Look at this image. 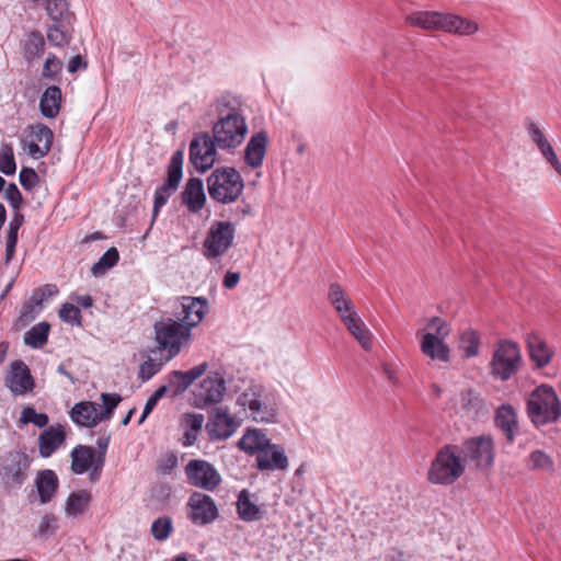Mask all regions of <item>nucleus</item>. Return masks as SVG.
<instances>
[{
	"label": "nucleus",
	"mask_w": 561,
	"mask_h": 561,
	"mask_svg": "<svg viewBox=\"0 0 561 561\" xmlns=\"http://www.w3.org/2000/svg\"><path fill=\"white\" fill-rule=\"evenodd\" d=\"M214 106L218 119L213 125L211 138L219 149L238 148L248 134L247 121L241 114L239 102L230 95H222L216 100Z\"/></svg>",
	"instance_id": "obj_1"
},
{
	"label": "nucleus",
	"mask_w": 561,
	"mask_h": 561,
	"mask_svg": "<svg viewBox=\"0 0 561 561\" xmlns=\"http://www.w3.org/2000/svg\"><path fill=\"white\" fill-rule=\"evenodd\" d=\"M466 471L458 445L442 447L431 463L427 479L434 484L450 485Z\"/></svg>",
	"instance_id": "obj_2"
},
{
	"label": "nucleus",
	"mask_w": 561,
	"mask_h": 561,
	"mask_svg": "<svg viewBox=\"0 0 561 561\" xmlns=\"http://www.w3.org/2000/svg\"><path fill=\"white\" fill-rule=\"evenodd\" d=\"M527 414L538 427L556 422L561 416V402L548 385L537 387L528 397Z\"/></svg>",
	"instance_id": "obj_3"
},
{
	"label": "nucleus",
	"mask_w": 561,
	"mask_h": 561,
	"mask_svg": "<svg viewBox=\"0 0 561 561\" xmlns=\"http://www.w3.org/2000/svg\"><path fill=\"white\" fill-rule=\"evenodd\" d=\"M210 198L220 204L236 202L244 190L241 174L231 167L217 168L207 178Z\"/></svg>",
	"instance_id": "obj_4"
},
{
	"label": "nucleus",
	"mask_w": 561,
	"mask_h": 561,
	"mask_svg": "<svg viewBox=\"0 0 561 561\" xmlns=\"http://www.w3.org/2000/svg\"><path fill=\"white\" fill-rule=\"evenodd\" d=\"M522 363L519 345L513 340H499L489 363L490 374L496 380L507 381L518 373Z\"/></svg>",
	"instance_id": "obj_5"
},
{
	"label": "nucleus",
	"mask_w": 561,
	"mask_h": 561,
	"mask_svg": "<svg viewBox=\"0 0 561 561\" xmlns=\"http://www.w3.org/2000/svg\"><path fill=\"white\" fill-rule=\"evenodd\" d=\"M465 466L476 470H489L495 460V444L490 435L469 437L459 446Z\"/></svg>",
	"instance_id": "obj_6"
},
{
	"label": "nucleus",
	"mask_w": 561,
	"mask_h": 561,
	"mask_svg": "<svg viewBox=\"0 0 561 561\" xmlns=\"http://www.w3.org/2000/svg\"><path fill=\"white\" fill-rule=\"evenodd\" d=\"M156 342L160 351L167 352V360L178 356L191 340V331L183 323L169 318L154 324Z\"/></svg>",
	"instance_id": "obj_7"
},
{
	"label": "nucleus",
	"mask_w": 561,
	"mask_h": 561,
	"mask_svg": "<svg viewBox=\"0 0 561 561\" xmlns=\"http://www.w3.org/2000/svg\"><path fill=\"white\" fill-rule=\"evenodd\" d=\"M32 458L25 450H10L0 457V482L9 489L20 488L28 477Z\"/></svg>",
	"instance_id": "obj_8"
},
{
	"label": "nucleus",
	"mask_w": 561,
	"mask_h": 561,
	"mask_svg": "<svg viewBox=\"0 0 561 561\" xmlns=\"http://www.w3.org/2000/svg\"><path fill=\"white\" fill-rule=\"evenodd\" d=\"M236 237V227L230 221H214L203 241V255L207 260L222 256L232 247Z\"/></svg>",
	"instance_id": "obj_9"
},
{
	"label": "nucleus",
	"mask_w": 561,
	"mask_h": 561,
	"mask_svg": "<svg viewBox=\"0 0 561 561\" xmlns=\"http://www.w3.org/2000/svg\"><path fill=\"white\" fill-rule=\"evenodd\" d=\"M237 403L249 409L250 415L255 422H275L276 409L270 403L266 391L261 385H253L245 389L237 399Z\"/></svg>",
	"instance_id": "obj_10"
},
{
	"label": "nucleus",
	"mask_w": 561,
	"mask_h": 561,
	"mask_svg": "<svg viewBox=\"0 0 561 561\" xmlns=\"http://www.w3.org/2000/svg\"><path fill=\"white\" fill-rule=\"evenodd\" d=\"M184 472L191 485L205 491L211 492L221 483L219 472L206 460H190L184 468Z\"/></svg>",
	"instance_id": "obj_11"
},
{
	"label": "nucleus",
	"mask_w": 561,
	"mask_h": 561,
	"mask_svg": "<svg viewBox=\"0 0 561 561\" xmlns=\"http://www.w3.org/2000/svg\"><path fill=\"white\" fill-rule=\"evenodd\" d=\"M217 145L208 133L196 134L190 144V161L199 172L210 169L217 159Z\"/></svg>",
	"instance_id": "obj_12"
},
{
	"label": "nucleus",
	"mask_w": 561,
	"mask_h": 561,
	"mask_svg": "<svg viewBox=\"0 0 561 561\" xmlns=\"http://www.w3.org/2000/svg\"><path fill=\"white\" fill-rule=\"evenodd\" d=\"M186 507L187 518L197 526H206L219 517L215 501L203 492H193L188 497Z\"/></svg>",
	"instance_id": "obj_13"
},
{
	"label": "nucleus",
	"mask_w": 561,
	"mask_h": 561,
	"mask_svg": "<svg viewBox=\"0 0 561 561\" xmlns=\"http://www.w3.org/2000/svg\"><path fill=\"white\" fill-rule=\"evenodd\" d=\"M183 150H176L170 160L168 165V179L165 183L160 186L154 193V203H153V215L156 216L159 209L167 204L170 196L173 192H175L179 187V184L182 180V167H183Z\"/></svg>",
	"instance_id": "obj_14"
},
{
	"label": "nucleus",
	"mask_w": 561,
	"mask_h": 561,
	"mask_svg": "<svg viewBox=\"0 0 561 561\" xmlns=\"http://www.w3.org/2000/svg\"><path fill=\"white\" fill-rule=\"evenodd\" d=\"M225 391L226 382L224 376L219 371H211L194 393V405L203 409L218 403L221 401Z\"/></svg>",
	"instance_id": "obj_15"
},
{
	"label": "nucleus",
	"mask_w": 561,
	"mask_h": 561,
	"mask_svg": "<svg viewBox=\"0 0 561 561\" xmlns=\"http://www.w3.org/2000/svg\"><path fill=\"white\" fill-rule=\"evenodd\" d=\"M208 311V301L204 297L185 296L181 299V309L178 311L176 321L183 323L192 332L198 325Z\"/></svg>",
	"instance_id": "obj_16"
},
{
	"label": "nucleus",
	"mask_w": 561,
	"mask_h": 561,
	"mask_svg": "<svg viewBox=\"0 0 561 561\" xmlns=\"http://www.w3.org/2000/svg\"><path fill=\"white\" fill-rule=\"evenodd\" d=\"M207 368L208 364L203 362L187 371L173 370L169 374L167 383L159 388H165L167 394L169 393L172 398L178 397L183 393L197 378L203 376Z\"/></svg>",
	"instance_id": "obj_17"
},
{
	"label": "nucleus",
	"mask_w": 561,
	"mask_h": 561,
	"mask_svg": "<svg viewBox=\"0 0 561 561\" xmlns=\"http://www.w3.org/2000/svg\"><path fill=\"white\" fill-rule=\"evenodd\" d=\"M237 427L238 423L224 408H215L206 424V430L213 439H227L237 431Z\"/></svg>",
	"instance_id": "obj_18"
},
{
	"label": "nucleus",
	"mask_w": 561,
	"mask_h": 561,
	"mask_svg": "<svg viewBox=\"0 0 561 561\" xmlns=\"http://www.w3.org/2000/svg\"><path fill=\"white\" fill-rule=\"evenodd\" d=\"M255 460L260 471H285L288 468V458L284 447L271 442L259 453Z\"/></svg>",
	"instance_id": "obj_19"
},
{
	"label": "nucleus",
	"mask_w": 561,
	"mask_h": 561,
	"mask_svg": "<svg viewBox=\"0 0 561 561\" xmlns=\"http://www.w3.org/2000/svg\"><path fill=\"white\" fill-rule=\"evenodd\" d=\"M30 129L32 139L27 144V152L34 159H42L50 151L54 133L44 124L33 125Z\"/></svg>",
	"instance_id": "obj_20"
},
{
	"label": "nucleus",
	"mask_w": 561,
	"mask_h": 561,
	"mask_svg": "<svg viewBox=\"0 0 561 561\" xmlns=\"http://www.w3.org/2000/svg\"><path fill=\"white\" fill-rule=\"evenodd\" d=\"M5 383L16 396L25 394L34 388V380L31 371L21 360H15L11 364V370L7 377Z\"/></svg>",
	"instance_id": "obj_21"
},
{
	"label": "nucleus",
	"mask_w": 561,
	"mask_h": 561,
	"mask_svg": "<svg viewBox=\"0 0 561 561\" xmlns=\"http://www.w3.org/2000/svg\"><path fill=\"white\" fill-rule=\"evenodd\" d=\"M268 145V134L266 130L254 133L249 139L243 159L248 167L257 169L263 164Z\"/></svg>",
	"instance_id": "obj_22"
},
{
	"label": "nucleus",
	"mask_w": 561,
	"mask_h": 561,
	"mask_svg": "<svg viewBox=\"0 0 561 561\" xmlns=\"http://www.w3.org/2000/svg\"><path fill=\"white\" fill-rule=\"evenodd\" d=\"M525 342L529 358L536 368H543L551 362L554 352L539 334L527 333Z\"/></svg>",
	"instance_id": "obj_23"
},
{
	"label": "nucleus",
	"mask_w": 561,
	"mask_h": 561,
	"mask_svg": "<svg viewBox=\"0 0 561 561\" xmlns=\"http://www.w3.org/2000/svg\"><path fill=\"white\" fill-rule=\"evenodd\" d=\"M66 431L61 424L45 428L38 436V453L43 458H49L66 443Z\"/></svg>",
	"instance_id": "obj_24"
},
{
	"label": "nucleus",
	"mask_w": 561,
	"mask_h": 561,
	"mask_svg": "<svg viewBox=\"0 0 561 561\" xmlns=\"http://www.w3.org/2000/svg\"><path fill=\"white\" fill-rule=\"evenodd\" d=\"M479 24L462 15L445 12L443 32L456 36H472L479 31Z\"/></svg>",
	"instance_id": "obj_25"
},
{
	"label": "nucleus",
	"mask_w": 561,
	"mask_h": 561,
	"mask_svg": "<svg viewBox=\"0 0 561 561\" xmlns=\"http://www.w3.org/2000/svg\"><path fill=\"white\" fill-rule=\"evenodd\" d=\"M445 12L443 11H415L405 19L407 23L428 32H443Z\"/></svg>",
	"instance_id": "obj_26"
},
{
	"label": "nucleus",
	"mask_w": 561,
	"mask_h": 561,
	"mask_svg": "<svg viewBox=\"0 0 561 561\" xmlns=\"http://www.w3.org/2000/svg\"><path fill=\"white\" fill-rule=\"evenodd\" d=\"M181 198L191 213H198L206 203L203 181L198 178H191L185 184Z\"/></svg>",
	"instance_id": "obj_27"
},
{
	"label": "nucleus",
	"mask_w": 561,
	"mask_h": 561,
	"mask_svg": "<svg viewBox=\"0 0 561 561\" xmlns=\"http://www.w3.org/2000/svg\"><path fill=\"white\" fill-rule=\"evenodd\" d=\"M527 131L531 141L537 146L547 162L550 163L557 173L561 175V163L541 129L530 121L527 125Z\"/></svg>",
	"instance_id": "obj_28"
},
{
	"label": "nucleus",
	"mask_w": 561,
	"mask_h": 561,
	"mask_svg": "<svg viewBox=\"0 0 561 561\" xmlns=\"http://www.w3.org/2000/svg\"><path fill=\"white\" fill-rule=\"evenodd\" d=\"M71 420L84 427H94L102 421L98 404L92 401H81L73 405L70 412Z\"/></svg>",
	"instance_id": "obj_29"
},
{
	"label": "nucleus",
	"mask_w": 561,
	"mask_h": 561,
	"mask_svg": "<svg viewBox=\"0 0 561 561\" xmlns=\"http://www.w3.org/2000/svg\"><path fill=\"white\" fill-rule=\"evenodd\" d=\"M35 485L39 502L47 504L56 496L59 479L54 470L44 469L37 473Z\"/></svg>",
	"instance_id": "obj_30"
},
{
	"label": "nucleus",
	"mask_w": 561,
	"mask_h": 561,
	"mask_svg": "<svg viewBox=\"0 0 561 561\" xmlns=\"http://www.w3.org/2000/svg\"><path fill=\"white\" fill-rule=\"evenodd\" d=\"M495 425L502 431L508 443L514 442L518 433V421L516 411L512 405L503 404L496 410Z\"/></svg>",
	"instance_id": "obj_31"
},
{
	"label": "nucleus",
	"mask_w": 561,
	"mask_h": 561,
	"mask_svg": "<svg viewBox=\"0 0 561 561\" xmlns=\"http://www.w3.org/2000/svg\"><path fill=\"white\" fill-rule=\"evenodd\" d=\"M421 352L433 360L448 363L450 350L445 340L436 339L431 334H423L420 343Z\"/></svg>",
	"instance_id": "obj_32"
},
{
	"label": "nucleus",
	"mask_w": 561,
	"mask_h": 561,
	"mask_svg": "<svg viewBox=\"0 0 561 561\" xmlns=\"http://www.w3.org/2000/svg\"><path fill=\"white\" fill-rule=\"evenodd\" d=\"M70 457L71 471L75 474L85 473L96 461L95 449L85 445H77L71 450Z\"/></svg>",
	"instance_id": "obj_33"
},
{
	"label": "nucleus",
	"mask_w": 561,
	"mask_h": 561,
	"mask_svg": "<svg viewBox=\"0 0 561 561\" xmlns=\"http://www.w3.org/2000/svg\"><path fill=\"white\" fill-rule=\"evenodd\" d=\"M61 90L57 85L48 87L39 99L41 114L46 118H55L60 111Z\"/></svg>",
	"instance_id": "obj_34"
},
{
	"label": "nucleus",
	"mask_w": 561,
	"mask_h": 561,
	"mask_svg": "<svg viewBox=\"0 0 561 561\" xmlns=\"http://www.w3.org/2000/svg\"><path fill=\"white\" fill-rule=\"evenodd\" d=\"M92 501V495L87 490H79L69 494L65 504V514L76 518L83 515Z\"/></svg>",
	"instance_id": "obj_35"
},
{
	"label": "nucleus",
	"mask_w": 561,
	"mask_h": 561,
	"mask_svg": "<svg viewBox=\"0 0 561 561\" xmlns=\"http://www.w3.org/2000/svg\"><path fill=\"white\" fill-rule=\"evenodd\" d=\"M204 415L199 413H185L182 416V425L185 431L182 437L183 446H192L202 431L204 424Z\"/></svg>",
	"instance_id": "obj_36"
},
{
	"label": "nucleus",
	"mask_w": 561,
	"mask_h": 561,
	"mask_svg": "<svg viewBox=\"0 0 561 561\" xmlns=\"http://www.w3.org/2000/svg\"><path fill=\"white\" fill-rule=\"evenodd\" d=\"M270 442V438L260 430H249L239 440V447L250 455L259 456V453H261Z\"/></svg>",
	"instance_id": "obj_37"
},
{
	"label": "nucleus",
	"mask_w": 561,
	"mask_h": 561,
	"mask_svg": "<svg viewBox=\"0 0 561 561\" xmlns=\"http://www.w3.org/2000/svg\"><path fill=\"white\" fill-rule=\"evenodd\" d=\"M237 512L239 518L244 522H254L262 517L260 507L251 500L248 490L240 491L237 500Z\"/></svg>",
	"instance_id": "obj_38"
},
{
	"label": "nucleus",
	"mask_w": 561,
	"mask_h": 561,
	"mask_svg": "<svg viewBox=\"0 0 561 561\" xmlns=\"http://www.w3.org/2000/svg\"><path fill=\"white\" fill-rule=\"evenodd\" d=\"M347 322L344 324L348 332L355 337L365 351L371 348V333L357 314L353 319H346Z\"/></svg>",
	"instance_id": "obj_39"
},
{
	"label": "nucleus",
	"mask_w": 561,
	"mask_h": 561,
	"mask_svg": "<svg viewBox=\"0 0 561 561\" xmlns=\"http://www.w3.org/2000/svg\"><path fill=\"white\" fill-rule=\"evenodd\" d=\"M50 325L48 322H39L24 334V343L33 348L43 347L48 340Z\"/></svg>",
	"instance_id": "obj_40"
},
{
	"label": "nucleus",
	"mask_w": 561,
	"mask_h": 561,
	"mask_svg": "<svg viewBox=\"0 0 561 561\" xmlns=\"http://www.w3.org/2000/svg\"><path fill=\"white\" fill-rule=\"evenodd\" d=\"M527 466L531 470L543 471L548 473L554 472V462L550 455L542 450H534L530 453L527 459Z\"/></svg>",
	"instance_id": "obj_41"
},
{
	"label": "nucleus",
	"mask_w": 561,
	"mask_h": 561,
	"mask_svg": "<svg viewBox=\"0 0 561 561\" xmlns=\"http://www.w3.org/2000/svg\"><path fill=\"white\" fill-rule=\"evenodd\" d=\"M480 337L479 334L472 330L467 329L460 335V347L465 352V356L470 358L479 354Z\"/></svg>",
	"instance_id": "obj_42"
},
{
	"label": "nucleus",
	"mask_w": 561,
	"mask_h": 561,
	"mask_svg": "<svg viewBox=\"0 0 561 561\" xmlns=\"http://www.w3.org/2000/svg\"><path fill=\"white\" fill-rule=\"evenodd\" d=\"M119 260V253L116 248H110L100 260L93 264L91 272L94 276L103 275L108 268L116 265Z\"/></svg>",
	"instance_id": "obj_43"
},
{
	"label": "nucleus",
	"mask_w": 561,
	"mask_h": 561,
	"mask_svg": "<svg viewBox=\"0 0 561 561\" xmlns=\"http://www.w3.org/2000/svg\"><path fill=\"white\" fill-rule=\"evenodd\" d=\"M44 37L39 33H31L24 45L25 57L28 60L39 57L44 53Z\"/></svg>",
	"instance_id": "obj_44"
},
{
	"label": "nucleus",
	"mask_w": 561,
	"mask_h": 561,
	"mask_svg": "<svg viewBox=\"0 0 561 561\" xmlns=\"http://www.w3.org/2000/svg\"><path fill=\"white\" fill-rule=\"evenodd\" d=\"M42 306L32 297L23 304L16 324L25 327L31 323L41 312Z\"/></svg>",
	"instance_id": "obj_45"
},
{
	"label": "nucleus",
	"mask_w": 561,
	"mask_h": 561,
	"mask_svg": "<svg viewBox=\"0 0 561 561\" xmlns=\"http://www.w3.org/2000/svg\"><path fill=\"white\" fill-rule=\"evenodd\" d=\"M173 530L171 517L163 516L154 519L151 524V535L158 541H164Z\"/></svg>",
	"instance_id": "obj_46"
},
{
	"label": "nucleus",
	"mask_w": 561,
	"mask_h": 561,
	"mask_svg": "<svg viewBox=\"0 0 561 561\" xmlns=\"http://www.w3.org/2000/svg\"><path fill=\"white\" fill-rule=\"evenodd\" d=\"M328 299L334 309L346 307L353 304L346 291L337 283H332L329 287Z\"/></svg>",
	"instance_id": "obj_47"
},
{
	"label": "nucleus",
	"mask_w": 561,
	"mask_h": 561,
	"mask_svg": "<svg viewBox=\"0 0 561 561\" xmlns=\"http://www.w3.org/2000/svg\"><path fill=\"white\" fill-rule=\"evenodd\" d=\"M58 316L62 322L81 327L82 325V317L81 311L78 306L73 304L65 302L61 305Z\"/></svg>",
	"instance_id": "obj_48"
},
{
	"label": "nucleus",
	"mask_w": 561,
	"mask_h": 561,
	"mask_svg": "<svg viewBox=\"0 0 561 561\" xmlns=\"http://www.w3.org/2000/svg\"><path fill=\"white\" fill-rule=\"evenodd\" d=\"M20 422L22 424L32 423L36 427L43 428L47 426L49 417L46 413H37L33 407H25L21 412Z\"/></svg>",
	"instance_id": "obj_49"
},
{
	"label": "nucleus",
	"mask_w": 561,
	"mask_h": 561,
	"mask_svg": "<svg viewBox=\"0 0 561 561\" xmlns=\"http://www.w3.org/2000/svg\"><path fill=\"white\" fill-rule=\"evenodd\" d=\"M426 329L428 332H425L424 334H431L440 340H446L450 333L449 324L439 317L431 318L426 324Z\"/></svg>",
	"instance_id": "obj_50"
},
{
	"label": "nucleus",
	"mask_w": 561,
	"mask_h": 561,
	"mask_svg": "<svg viewBox=\"0 0 561 561\" xmlns=\"http://www.w3.org/2000/svg\"><path fill=\"white\" fill-rule=\"evenodd\" d=\"M16 171L13 149L9 145L2 146L0 151V172L5 175H13Z\"/></svg>",
	"instance_id": "obj_51"
},
{
	"label": "nucleus",
	"mask_w": 561,
	"mask_h": 561,
	"mask_svg": "<svg viewBox=\"0 0 561 561\" xmlns=\"http://www.w3.org/2000/svg\"><path fill=\"white\" fill-rule=\"evenodd\" d=\"M57 529H58V518L54 514L48 513L42 517V519L38 524L36 536L39 538L51 537L55 535Z\"/></svg>",
	"instance_id": "obj_52"
},
{
	"label": "nucleus",
	"mask_w": 561,
	"mask_h": 561,
	"mask_svg": "<svg viewBox=\"0 0 561 561\" xmlns=\"http://www.w3.org/2000/svg\"><path fill=\"white\" fill-rule=\"evenodd\" d=\"M101 400L104 408L103 411H100V414L102 415V421L108 420L111 419L116 407L122 401V397L118 393H102Z\"/></svg>",
	"instance_id": "obj_53"
},
{
	"label": "nucleus",
	"mask_w": 561,
	"mask_h": 561,
	"mask_svg": "<svg viewBox=\"0 0 561 561\" xmlns=\"http://www.w3.org/2000/svg\"><path fill=\"white\" fill-rule=\"evenodd\" d=\"M62 69V61L55 55H48L43 67L42 76L54 80Z\"/></svg>",
	"instance_id": "obj_54"
},
{
	"label": "nucleus",
	"mask_w": 561,
	"mask_h": 561,
	"mask_svg": "<svg viewBox=\"0 0 561 561\" xmlns=\"http://www.w3.org/2000/svg\"><path fill=\"white\" fill-rule=\"evenodd\" d=\"M161 367V363H157L152 358H148L139 367V378L142 381H148L160 371Z\"/></svg>",
	"instance_id": "obj_55"
},
{
	"label": "nucleus",
	"mask_w": 561,
	"mask_h": 561,
	"mask_svg": "<svg viewBox=\"0 0 561 561\" xmlns=\"http://www.w3.org/2000/svg\"><path fill=\"white\" fill-rule=\"evenodd\" d=\"M167 394L165 388H158L147 400L141 416L138 421L141 424L158 404L159 400Z\"/></svg>",
	"instance_id": "obj_56"
},
{
	"label": "nucleus",
	"mask_w": 561,
	"mask_h": 561,
	"mask_svg": "<svg viewBox=\"0 0 561 561\" xmlns=\"http://www.w3.org/2000/svg\"><path fill=\"white\" fill-rule=\"evenodd\" d=\"M57 294L58 288L55 284H46L42 287L36 288L31 297L42 306L45 300L51 298Z\"/></svg>",
	"instance_id": "obj_57"
},
{
	"label": "nucleus",
	"mask_w": 561,
	"mask_h": 561,
	"mask_svg": "<svg viewBox=\"0 0 561 561\" xmlns=\"http://www.w3.org/2000/svg\"><path fill=\"white\" fill-rule=\"evenodd\" d=\"M39 178L32 168H23L20 172V183L26 190L31 191L38 184Z\"/></svg>",
	"instance_id": "obj_58"
},
{
	"label": "nucleus",
	"mask_w": 561,
	"mask_h": 561,
	"mask_svg": "<svg viewBox=\"0 0 561 561\" xmlns=\"http://www.w3.org/2000/svg\"><path fill=\"white\" fill-rule=\"evenodd\" d=\"M47 39L55 46L61 47L68 43L67 35L56 25L49 26L47 30Z\"/></svg>",
	"instance_id": "obj_59"
},
{
	"label": "nucleus",
	"mask_w": 561,
	"mask_h": 561,
	"mask_svg": "<svg viewBox=\"0 0 561 561\" xmlns=\"http://www.w3.org/2000/svg\"><path fill=\"white\" fill-rule=\"evenodd\" d=\"M5 198L13 209H19L22 204V194L14 183H10L5 188Z\"/></svg>",
	"instance_id": "obj_60"
},
{
	"label": "nucleus",
	"mask_w": 561,
	"mask_h": 561,
	"mask_svg": "<svg viewBox=\"0 0 561 561\" xmlns=\"http://www.w3.org/2000/svg\"><path fill=\"white\" fill-rule=\"evenodd\" d=\"M334 310L339 314L343 324H345L347 322V320H345V319H353L354 317H356L358 314L354 304H351V305H347L346 307H341L340 309H334Z\"/></svg>",
	"instance_id": "obj_61"
},
{
	"label": "nucleus",
	"mask_w": 561,
	"mask_h": 561,
	"mask_svg": "<svg viewBox=\"0 0 561 561\" xmlns=\"http://www.w3.org/2000/svg\"><path fill=\"white\" fill-rule=\"evenodd\" d=\"M240 278L239 272L228 271L224 276L222 286L227 289H232L239 284Z\"/></svg>",
	"instance_id": "obj_62"
},
{
	"label": "nucleus",
	"mask_w": 561,
	"mask_h": 561,
	"mask_svg": "<svg viewBox=\"0 0 561 561\" xmlns=\"http://www.w3.org/2000/svg\"><path fill=\"white\" fill-rule=\"evenodd\" d=\"M105 461L102 460V456L96 458L94 466H92L89 471V479L91 482H96L100 480L101 472L103 470Z\"/></svg>",
	"instance_id": "obj_63"
},
{
	"label": "nucleus",
	"mask_w": 561,
	"mask_h": 561,
	"mask_svg": "<svg viewBox=\"0 0 561 561\" xmlns=\"http://www.w3.org/2000/svg\"><path fill=\"white\" fill-rule=\"evenodd\" d=\"M178 465V458L175 455H170L160 466L159 469L168 474L170 473Z\"/></svg>",
	"instance_id": "obj_64"
}]
</instances>
